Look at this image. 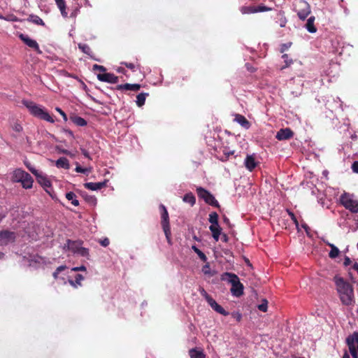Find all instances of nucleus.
I'll return each mask as SVG.
<instances>
[{
    "label": "nucleus",
    "instance_id": "f257e3e1",
    "mask_svg": "<svg viewBox=\"0 0 358 358\" xmlns=\"http://www.w3.org/2000/svg\"><path fill=\"white\" fill-rule=\"evenodd\" d=\"M336 285L342 302L345 305L351 304L354 296L352 285L342 278H336Z\"/></svg>",
    "mask_w": 358,
    "mask_h": 358
},
{
    "label": "nucleus",
    "instance_id": "f03ea898",
    "mask_svg": "<svg viewBox=\"0 0 358 358\" xmlns=\"http://www.w3.org/2000/svg\"><path fill=\"white\" fill-rule=\"evenodd\" d=\"M22 103L33 116L50 123L55 122L54 118L44 108L30 101L24 100Z\"/></svg>",
    "mask_w": 358,
    "mask_h": 358
},
{
    "label": "nucleus",
    "instance_id": "7ed1b4c3",
    "mask_svg": "<svg viewBox=\"0 0 358 358\" xmlns=\"http://www.w3.org/2000/svg\"><path fill=\"white\" fill-rule=\"evenodd\" d=\"M221 280L231 285V292L234 296H240L243 294V285L235 273L225 272L222 274Z\"/></svg>",
    "mask_w": 358,
    "mask_h": 358
},
{
    "label": "nucleus",
    "instance_id": "20e7f679",
    "mask_svg": "<svg viewBox=\"0 0 358 358\" xmlns=\"http://www.w3.org/2000/svg\"><path fill=\"white\" fill-rule=\"evenodd\" d=\"M159 210L161 213V224L163 229V231L165 234L166 238L169 244H171V227L169 224V213L166 210V208L163 204L159 206Z\"/></svg>",
    "mask_w": 358,
    "mask_h": 358
},
{
    "label": "nucleus",
    "instance_id": "39448f33",
    "mask_svg": "<svg viewBox=\"0 0 358 358\" xmlns=\"http://www.w3.org/2000/svg\"><path fill=\"white\" fill-rule=\"evenodd\" d=\"M340 201L345 208L350 210L351 213H358V200L355 199L353 195L344 193L341 196Z\"/></svg>",
    "mask_w": 358,
    "mask_h": 358
},
{
    "label": "nucleus",
    "instance_id": "423d86ee",
    "mask_svg": "<svg viewBox=\"0 0 358 358\" xmlns=\"http://www.w3.org/2000/svg\"><path fill=\"white\" fill-rule=\"evenodd\" d=\"M196 193L198 196L203 199L207 204L215 208L220 207L218 201L208 190L201 187H199L196 188Z\"/></svg>",
    "mask_w": 358,
    "mask_h": 358
},
{
    "label": "nucleus",
    "instance_id": "0eeeda50",
    "mask_svg": "<svg viewBox=\"0 0 358 358\" xmlns=\"http://www.w3.org/2000/svg\"><path fill=\"white\" fill-rule=\"evenodd\" d=\"M294 10L298 17L304 20L310 13V6L309 3L304 0H299L295 3Z\"/></svg>",
    "mask_w": 358,
    "mask_h": 358
},
{
    "label": "nucleus",
    "instance_id": "6e6552de",
    "mask_svg": "<svg viewBox=\"0 0 358 358\" xmlns=\"http://www.w3.org/2000/svg\"><path fill=\"white\" fill-rule=\"evenodd\" d=\"M16 238V233L9 230L0 231V245H6L13 243Z\"/></svg>",
    "mask_w": 358,
    "mask_h": 358
},
{
    "label": "nucleus",
    "instance_id": "1a4fd4ad",
    "mask_svg": "<svg viewBox=\"0 0 358 358\" xmlns=\"http://www.w3.org/2000/svg\"><path fill=\"white\" fill-rule=\"evenodd\" d=\"M201 294L203 295L211 308L216 311L217 313H227L224 308L220 306L207 292L202 289L201 292Z\"/></svg>",
    "mask_w": 358,
    "mask_h": 358
},
{
    "label": "nucleus",
    "instance_id": "9d476101",
    "mask_svg": "<svg viewBox=\"0 0 358 358\" xmlns=\"http://www.w3.org/2000/svg\"><path fill=\"white\" fill-rule=\"evenodd\" d=\"M19 38L30 48L35 50L37 53L41 54L42 51L40 50L39 45L38 43L34 40L30 38L27 35H24L23 34H20L19 35Z\"/></svg>",
    "mask_w": 358,
    "mask_h": 358
},
{
    "label": "nucleus",
    "instance_id": "9b49d317",
    "mask_svg": "<svg viewBox=\"0 0 358 358\" xmlns=\"http://www.w3.org/2000/svg\"><path fill=\"white\" fill-rule=\"evenodd\" d=\"M97 78L100 81L113 84L117 83L119 81L118 77L110 73H99Z\"/></svg>",
    "mask_w": 358,
    "mask_h": 358
},
{
    "label": "nucleus",
    "instance_id": "f8f14e48",
    "mask_svg": "<svg viewBox=\"0 0 358 358\" xmlns=\"http://www.w3.org/2000/svg\"><path fill=\"white\" fill-rule=\"evenodd\" d=\"M83 243V242L81 241H71L68 239L64 246V249L71 251L73 253H76L82 246Z\"/></svg>",
    "mask_w": 358,
    "mask_h": 358
},
{
    "label": "nucleus",
    "instance_id": "ddd939ff",
    "mask_svg": "<svg viewBox=\"0 0 358 358\" xmlns=\"http://www.w3.org/2000/svg\"><path fill=\"white\" fill-rule=\"evenodd\" d=\"M294 136V132L289 128L280 129L275 136V138L279 141L289 140Z\"/></svg>",
    "mask_w": 358,
    "mask_h": 358
},
{
    "label": "nucleus",
    "instance_id": "4468645a",
    "mask_svg": "<svg viewBox=\"0 0 358 358\" xmlns=\"http://www.w3.org/2000/svg\"><path fill=\"white\" fill-rule=\"evenodd\" d=\"M108 180H104L103 182H86L84 184V186L86 189H90L92 191L99 190L102 189L103 187H106Z\"/></svg>",
    "mask_w": 358,
    "mask_h": 358
},
{
    "label": "nucleus",
    "instance_id": "2eb2a0df",
    "mask_svg": "<svg viewBox=\"0 0 358 358\" xmlns=\"http://www.w3.org/2000/svg\"><path fill=\"white\" fill-rule=\"evenodd\" d=\"M141 85L140 84L125 83L117 85L116 89L117 90H131L137 92L141 89Z\"/></svg>",
    "mask_w": 358,
    "mask_h": 358
},
{
    "label": "nucleus",
    "instance_id": "dca6fc26",
    "mask_svg": "<svg viewBox=\"0 0 358 358\" xmlns=\"http://www.w3.org/2000/svg\"><path fill=\"white\" fill-rule=\"evenodd\" d=\"M234 121L246 129H248L251 126L250 122L245 118V117L241 114L235 115Z\"/></svg>",
    "mask_w": 358,
    "mask_h": 358
},
{
    "label": "nucleus",
    "instance_id": "f3484780",
    "mask_svg": "<svg viewBox=\"0 0 358 358\" xmlns=\"http://www.w3.org/2000/svg\"><path fill=\"white\" fill-rule=\"evenodd\" d=\"M244 164L246 169L250 171H253L257 165V163L255 162V159L252 155H247Z\"/></svg>",
    "mask_w": 358,
    "mask_h": 358
},
{
    "label": "nucleus",
    "instance_id": "a211bd4d",
    "mask_svg": "<svg viewBox=\"0 0 358 358\" xmlns=\"http://www.w3.org/2000/svg\"><path fill=\"white\" fill-rule=\"evenodd\" d=\"M26 173L27 172L21 169H17L13 171L11 180L14 182H20Z\"/></svg>",
    "mask_w": 358,
    "mask_h": 358
},
{
    "label": "nucleus",
    "instance_id": "6ab92c4d",
    "mask_svg": "<svg viewBox=\"0 0 358 358\" xmlns=\"http://www.w3.org/2000/svg\"><path fill=\"white\" fill-rule=\"evenodd\" d=\"M33 182H34L33 178L27 172L25 174L24 177L20 181V183L22 184L23 188H24V189L31 188Z\"/></svg>",
    "mask_w": 358,
    "mask_h": 358
},
{
    "label": "nucleus",
    "instance_id": "aec40b11",
    "mask_svg": "<svg viewBox=\"0 0 358 358\" xmlns=\"http://www.w3.org/2000/svg\"><path fill=\"white\" fill-rule=\"evenodd\" d=\"M209 229L212 233L213 238L217 241L221 235L222 228L218 225H210Z\"/></svg>",
    "mask_w": 358,
    "mask_h": 358
},
{
    "label": "nucleus",
    "instance_id": "412c9836",
    "mask_svg": "<svg viewBox=\"0 0 358 358\" xmlns=\"http://www.w3.org/2000/svg\"><path fill=\"white\" fill-rule=\"evenodd\" d=\"M37 178H38V182L40 184H41V185L45 188L46 192L48 193L51 196H52L50 192L48 189V188L50 187V186H51L50 181L47 178H45L44 176H41L39 174H38V177H37Z\"/></svg>",
    "mask_w": 358,
    "mask_h": 358
},
{
    "label": "nucleus",
    "instance_id": "4be33fe9",
    "mask_svg": "<svg viewBox=\"0 0 358 358\" xmlns=\"http://www.w3.org/2000/svg\"><path fill=\"white\" fill-rule=\"evenodd\" d=\"M55 165L57 168H62L66 170L70 169L69 162L66 157L59 158L56 161Z\"/></svg>",
    "mask_w": 358,
    "mask_h": 358
},
{
    "label": "nucleus",
    "instance_id": "5701e85b",
    "mask_svg": "<svg viewBox=\"0 0 358 358\" xmlns=\"http://www.w3.org/2000/svg\"><path fill=\"white\" fill-rule=\"evenodd\" d=\"M70 120L76 125L80 126V127L86 126L87 124V121L84 118H83L80 116H77V115L71 116Z\"/></svg>",
    "mask_w": 358,
    "mask_h": 358
},
{
    "label": "nucleus",
    "instance_id": "b1692460",
    "mask_svg": "<svg viewBox=\"0 0 358 358\" xmlns=\"http://www.w3.org/2000/svg\"><path fill=\"white\" fill-rule=\"evenodd\" d=\"M56 2V4L59 9L61 11V14L64 17H67L68 13L66 10V2L64 0H55Z\"/></svg>",
    "mask_w": 358,
    "mask_h": 358
},
{
    "label": "nucleus",
    "instance_id": "393cba45",
    "mask_svg": "<svg viewBox=\"0 0 358 358\" xmlns=\"http://www.w3.org/2000/svg\"><path fill=\"white\" fill-rule=\"evenodd\" d=\"M78 48L83 52H84L85 54L89 55L91 58L95 59V60H97L96 59H95L92 53V50L91 48H90V46L87 45V44H85V43H78Z\"/></svg>",
    "mask_w": 358,
    "mask_h": 358
},
{
    "label": "nucleus",
    "instance_id": "a878e982",
    "mask_svg": "<svg viewBox=\"0 0 358 358\" xmlns=\"http://www.w3.org/2000/svg\"><path fill=\"white\" fill-rule=\"evenodd\" d=\"M314 21H315L314 16L310 17L307 20L306 27L310 33H315L317 31V29L315 28V27L314 25Z\"/></svg>",
    "mask_w": 358,
    "mask_h": 358
},
{
    "label": "nucleus",
    "instance_id": "bb28decb",
    "mask_svg": "<svg viewBox=\"0 0 358 358\" xmlns=\"http://www.w3.org/2000/svg\"><path fill=\"white\" fill-rule=\"evenodd\" d=\"M182 200L184 202L189 203L191 206H193L196 203V198L192 192L185 194Z\"/></svg>",
    "mask_w": 358,
    "mask_h": 358
},
{
    "label": "nucleus",
    "instance_id": "cd10ccee",
    "mask_svg": "<svg viewBox=\"0 0 358 358\" xmlns=\"http://www.w3.org/2000/svg\"><path fill=\"white\" fill-rule=\"evenodd\" d=\"M27 20L38 25H45V23L43 21V20L36 15H29V17L27 18Z\"/></svg>",
    "mask_w": 358,
    "mask_h": 358
},
{
    "label": "nucleus",
    "instance_id": "c85d7f7f",
    "mask_svg": "<svg viewBox=\"0 0 358 358\" xmlns=\"http://www.w3.org/2000/svg\"><path fill=\"white\" fill-rule=\"evenodd\" d=\"M148 95V93H140L136 96V102L138 107H141L145 104V99Z\"/></svg>",
    "mask_w": 358,
    "mask_h": 358
},
{
    "label": "nucleus",
    "instance_id": "c756f323",
    "mask_svg": "<svg viewBox=\"0 0 358 358\" xmlns=\"http://www.w3.org/2000/svg\"><path fill=\"white\" fill-rule=\"evenodd\" d=\"M189 355L191 358H204L205 355H203L201 350L197 349H191L189 351Z\"/></svg>",
    "mask_w": 358,
    "mask_h": 358
},
{
    "label": "nucleus",
    "instance_id": "7c9ffc66",
    "mask_svg": "<svg viewBox=\"0 0 358 358\" xmlns=\"http://www.w3.org/2000/svg\"><path fill=\"white\" fill-rule=\"evenodd\" d=\"M66 198L69 200V201H71V203L75 206H78L79 205V201L78 200L76 199L77 196L76 195V194L73 192H67L66 194Z\"/></svg>",
    "mask_w": 358,
    "mask_h": 358
},
{
    "label": "nucleus",
    "instance_id": "2f4dec72",
    "mask_svg": "<svg viewBox=\"0 0 358 358\" xmlns=\"http://www.w3.org/2000/svg\"><path fill=\"white\" fill-rule=\"evenodd\" d=\"M328 245L331 248V250L329 253V257L331 259L337 257L340 252L338 248L331 243H328Z\"/></svg>",
    "mask_w": 358,
    "mask_h": 358
},
{
    "label": "nucleus",
    "instance_id": "473e14b6",
    "mask_svg": "<svg viewBox=\"0 0 358 358\" xmlns=\"http://www.w3.org/2000/svg\"><path fill=\"white\" fill-rule=\"evenodd\" d=\"M218 214L216 212H212L209 215L208 221L210 223H211V225H218Z\"/></svg>",
    "mask_w": 358,
    "mask_h": 358
},
{
    "label": "nucleus",
    "instance_id": "72a5a7b5",
    "mask_svg": "<svg viewBox=\"0 0 358 358\" xmlns=\"http://www.w3.org/2000/svg\"><path fill=\"white\" fill-rule=\"evenodd\" d=\"M76 167L75 169V171L77 173H81L86 175H88L91 172V168H83L80 166V164L78 162H76Z\"/></svg>",
    "mask_w": 358,
    "mask_h": 358
},
{
    "label": "nucleus",
    "instance_id": "f704fd0d",
    "mask_svg": "<svg viewBox=\"0 0 358 358\" xmlns=\"http://www.w3.org/2000/svg\"><path fill=\"white\" fill-rule=\"evenodd\" d=\"M121 64L124 65L127 68L132 70L133 71H136V70H140L139 64H134L133 63H129V62H122Z\"/></svg>",
    "mask_w": 358,
    "mask_h": 358
},
{
    "label": "nucleus",
    "instance_id": "c9c22d12",
    "mask_svg": "<svg viewBox=\"0 0 358 358\" xmlns=\"http://www.w3.org/2000/svg\"><path fill=\"white\" fill-rule=\"evenodd\" d=\"M259 310L262 312H266L268 309V301L263 299L260 304L257 306Z\"/></svg>",
    "mask_w": 358,
    "mask_h": 358
},
{
    "label": "nucleus",
    "instance_id": "e433bc0d",
    "mask_svg": "<svg viewBox=\"0 0 358 358\" xmlns=\"http://www.w3.org/2000/svg\"><path fill=\"white\" fill-rule=\"evenodd\" d=\"M349 350L353 358H358V348L353 344L349 343Z\"/></svg>",
    "mask_w": 358,
    "mask_h": 358
},
{
    "label": "nucleus",
    "instance_id": "4c0bfd02",
    "mask_svg": "<svg viewBox=\"0 0 358 358\" xmlns=\"http://www.w3.org/2000/svg\"><path fill=\"white\" fill-rule=\"evenodd\" d=\"M76 253L79 254L82 257H88L89 250L81 246Z\"/></svg>",
    "mask_w": 358,
    "mask_h": 358
},
{
    "label": "nucleus",
    "instance_id": "58836bf2",
    "mask_svg": "<svg viewBox=\"0 0 358 358\" xmlns=\"http://www.w3.org/2000/svg\"><path fill=\"white\" fill-rule=\"evenodd\" d=\"M202 272L205 275H210V276L213 275V274L210 273V267L209 263L207 262L204 266H203V267H202Z\"/></svg>",
    "mask_w": 358,
    "mask_h": 358
},
{
    "label": "nucleus",
    "instance_id": "ea45409f",
    "mask_svg": "<svg viewBox=\"0 0 358 358\" xmlns=\"http://www.w3.org/2000/svg\"><path fill=\"white\" fill-rule=\"evenodd\" d=\"M282 58L284 59L285 65L284 66H282V69L288 67L292 63V59H289L288 55L284 54L282 55Z\"/></svg>",
    "mask_w": 358,
    "mask_h": 358
},
{
    "label": "nucleus",
    "instance_id": "a19ab883",
    "mask_svg": "<svg viewBox=\"0 0 358 358\" xmlns=\"http://www.w3.org/2000/svg\"><path fill=\"white\" fill-rule=\"evenodd\" d=\"M271 8H268L266 6H258L256 7V9H252L251 10L252 12H264V11H268V10H270Z\"/></svg>",
    "mask_w": 358,
    "mask_h": 358
},
{
    "label": "nucleus",
    "instance_id": "79ce46f5",
    "mask_svg": "<svg viewBox=\"0 0 358 358\" xmlns=\"http://www.w3.org/2000/svg\"><path fill=\"white\" fill-rule=\"evenodd\" d=\"M84 279L83 276L81 274H77L75 276V280H71L70 282L71 285H73L76 282L78 285H80V282Z\"/></svg>",
    "mask_w": 358,
    "mask_h": 358
},
{
    "label": "nucleus",
    "instance_id": "37998d69",
    "mask_svg": "<svg viewBox=\"0 0 358 358\" xmlns=\"http://www.w3.org/2000/svg\"><path fill=\"white\" fill-rule=\"evenodd\" d=\"M196 253L197 254V255L199 256L201 261H203V262H207V257L201 250H199L198 251H196Z\"/></svg>",
    "mask_w": 358,
    "mask_h": 358
},
{
    "label": "nucleus",
    "instance_id": "c03bdc74",
    "mask_svg": "<svg viewBox=\"0 0 358 358\" xmlns=\"http://www.w3.org/2000/svg\"><path fill=\"white\" fill-rule=\"evenodd\" d=\"M55 110L62 116L64 120L66 122L68 120L66 114L60 108L57 107Z\"/></svg>",
    "mask_w": 358,
    "mask_h": 358
},
{
    "label": "nucleus",
    "instance_id": "a18cd8bd",
    "mask_svg": "<svg viewBox=\"0 0 358 358\" xmlns=\"http://www.w3.org/2000/svg\"><path fill=\"white\" fill-rule=\"evenodd\" d=\"M351 169L354 173H358V160L352 164Z\"/></svg>",
    "mask_w": 358,
    "mask_h": 358
},
{
    "label": "nucleus",
    "instance_id": "49530a36",
    "mask_svg": "<svg viewBox=\"0 0 358 358\" xmlns=\"http://www.w3.org/2000/svg\"><path fill=\"white\" fill-rule=\"evenodd\" d=\"M99 242L101 244V245H102L103 247H107L110 243V241L108 238H105L102 240H99Z\"/></svg>",
    "mask_w": 358,
    "mask_h": 358
},
{
    "label": "nucleus",
    "instance_id": "de8ad7c7",
    "mask_svg": "<svg viewBox=\"0 0 358 358\" xmlns=\"http://www.w3.org/2000/svg\"><path fill=\"white\" fill-rule=\"evenodd\" d=\"M93 70H99L100 71L105 72L106 71V69L103 66L94 64L93 66Z\"/></svg>",
    "mask_w": 358,
    "mask_h": 358
},
{
    "label": "nucleus",
    "instance_id": "09e8293b",
    "mask_svg": "<svg viewBox=\"0 0 358 358\" xmlns=\"http://www.w3.org/2000/svg\"><path fill=\"white\" fill-rule=\"evenodd\" d=\"M256 9L255 6H248V7H244L243 8V12L247 13H253L254 12H252L251 10Z\"/></svg>",
    "mask_w": 358,
    "mask_h": 358
},
{
    "label": "nucleus",
    "instance_id": "8fccbe9b",
    "mask_svg": "<svg viewBox=\"0 0 358 358\" xmlns=\"http://www.w3.org/2000/svg\"><path fill=\"white\" fill-rule=\"evenodd\" d=\"M289 215L291 217L292 220L296 224V226L298 227L299 222H298V220H297L296 216L294 215V214L292 212H289Z\"/></svg>",
    "mask_w": 358,
    "mask_h": 358
},
{
    "label": "nucleus",
    "instance_id": "3c124183",
    "mask_svg": "<svg viewBox=\"0 0 358 358\" xmlns=\"http://www.w3.org/2000/svg\"><path fill=\"white\" fill-rule=\"evenodd\" d=\"M27 167L29 169V170L34 174L35 175L36 177H38V171L34 169V167H31L29 165H27Z\"/></svg>",
    "mask_w": 358,
    "mask_h": 358
},
{
    "label": "nucleus",
    "instance_id": "603ef678",
    "mask_svg": "<svg viewBox=\"0 0 358 358\" xmlns=\"http://www.w3.org/2000/svg\"><path fill=\"white\" fill-rule=\"evenodd\" d=\"M351 262H352V261H351L350 258L346 256L344 259V262H343L344 266H349L351 264Z\"/></svg>",
    "mask_w": 358,
    "mask_h": 358
},
{
    "label": "nucleus",
    "instance_id": "864d4df0",
    "mask_svg": "<svg viewBox=\"0 0 358 358\" xmlns=\"http://www.w3.org/2000/svg\"><path fill=\"white\" fill-rule=\"evenodd\" d=\"M73 271H85L86 270V268L85 266H81L80 267H75L72 269Z\"/></svg>",
    "mask_w": 358,
    "mask_h": 358
},
{
    "label": "nucleus",
    "instance_id": "5fc2aeb1",
    "mask_svg": "<svg viewBox=\"0 0 358 358\" xmlns=\"http://www.w3.org/2000/svg\"><path fill=\"white\" fill-rule=\"evenodd\" d=\"M81 151H82L83 155L85 157H87V158H88V159H90V154H89V152H88L86 150H85V149H81Z\"/></svg>",
    "mask_w": 358,
    "mask_h": 358
},
{
    "label": "nucleus",
    "instance_id": "6e6d98bb",
    "mask_svg": "<svg viewBox=\"0 0 358 358\" xmlns=\"http://www.w3.org/2000/svg\"><path fill=\"white\" fill-rule=\"evenodd\" d=\"M0 19H3V20H6L14 21V22L17 20L16 17H13L10 18V19H8V18L4 17L3 16H2L1 14H0Z\"/></svg>",
    "mask_w": 358,
    "mask_h": 358
},
{
    "label": "nucleus",
    "instance_id": "4d7b16f0",
    "mask_svg": "<svg viewBox=\"0 0 358 358\" xmlns=\"http://www.w3.org/2000/svg\"><path fill=\"white\" fill-rule=\"evenodd\" d=\"M66 268V266H60L57 268L55 271H57L59 273L63 271H64Z\"/></svg>",
    "mask_w": 358,
    "mask_h": 358
},
{
    "label": "nucleus",
    "instance_id": "13d9d810",
    "mask_svg": "<svg viewBox=\"0 0 358 358\" xmlns=\"http://www.w3.org/2000/svg\"><path fill=\"white\" fill-rule=\"evenodd\" d=\"M117 71L118 73H123L126 76H127V73H126V71L124 68L122 67H119L117 69Z\"/></svg>",
    "mask_w": 358,
    "mask_h": 358
},
{
    "label": "nucleus",
    "instance_id": "bf43d9fd",
    "mask_svg": "<svg viewBox=\"0 0 358 358\" xmlns=\"http://www.w3.org/2000/svg\"><path fill=\"white\" fill-rule=\"evenodd\" d=\"M228 239H229L228 236L226 234H223L222 236V241L223 242L227 243L228 241Z\"/></svg>",
    "mask_w": 358,
    "mask_h": 358
},
{
    "label": "nucleus",
    "instance_id": "052dcab7",
    "mask_svg": "<svg viewBox=\"0 0 358 358\" xmlns=\"http://www.w3.org/2000/svg\"><path fill=\"white\" fill-rule=\"evenodd\" d=\"M288 48H289V45H287V44H282V48H281V52H283L284 51H285Z\"/></svg>",
    "mask_w": 358,
    "mask_h": 358
},
{
    "label": "nucleus",
    "instance_id": "680f3d73",
    "mask_svg": "<svg viewBox=\"0 0 358 358\" xmlns=\"http://www.w3.org/2000/svg\"><path fill=\"white\" fill-rule=\"evenodd\" d=\"M22 129V127L19 124H17L15 127V130L16 131H20Z\"/></svg>",
    "mask_w": 358,
    "mask_h": 358
},
{
    "label": "nucleus",
    "instance_id": "e2e57ef3",
    "mask_svg": "<svg viewBox=\"0 0 358 358\" xmlns=\"http://www.w3.org/2000/svg\"><path fill=\"white\" fill-rule=\"evenodd\" d=\"M61 153H63L64 155H70V151H69L68 150H65V149H63L60 151Z\"/></svg>",
    "mask_w": 358,
    "mask_h": 358
},
{
    "label": "nucleus",
    "instance_id": "0e129e2a",
    "mask_svg": "<svg viewBox=\"0 0 358 358\" xmlns=\"http://www.w3.org/2000/svg\"><path fill=\"white\" fill-rule=\"evenodd\" d=\"M353 341H355L358 344V333L354 335Z\"/></svg>",
    "mask_w": 358,
    "mask_h": 358
},
{
    "label": "nucleus",
    "instance_id": "69168bd1",
    "mask_svg": "<svg viewBox=\"0 0 358 358\" xmlns=\"http://www.w3.org/2000/svg\"><path fill=\"white\" fill-rule=\"evenodd\" d=\"M58 275H59V273L55 271L54 273H53V277L55 279H57L58 278Z\"/></svg>",
    "mask_w": 358,
    "mask_h": 358
},
{
    "label": "nucleus",
    "instance_id": "338daca9",
    "mask_svg": "<svg viewBox=\"0 0 358 358\" xmlns=\"http://www.w3.org/2000/svg\"><path fill=\"white\" fill-rule=\"evenodd\" d=\"M224 220V222L227 223V224H229V220L228 217H227L226 216L224 217L223 218Z\"/></svg>",
    "mask_w": 358,
    "mask_h": 358
},
{
    "label": "nucleus",
    "instance_id": "774afa93",
    "mask_svg": "<svg viewBox=\"0 0 358 358\" xmlns=\"http://www.w3.org/2000/svg\"><path fill=\"white\" fill-rule=\"evenodd\" d=\"M192 249L194 251V252L196 253V251H198L199 249L196 246V245H192Z\"/></svg>",
    "mask_w": 358,
    "mask_h": 358
}]
</instances>
